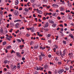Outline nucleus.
<instances>
[{"instance_id": "obj_1", "label": "nucleus", "mask_w": 74, "mask_h": 74, "mask_svg": "<svg viewBox=\"0 0 74 74\" xmlns=\"http://www.w3.org/2000/svg\"><path fill=\"white\" fill-rule=\"evenodd\" d=\"M14 14L16 16H18L19 15V13L18 12V11L17 10L15 11V12H14Z\"/></svg>"}, {"instance_id": "obj_2", "label": "nucleus", "mask_w": 74, "mask_h": 74, "mask_svg": "<svg viewBox=\"0 0 74 74\" xmlns=\"http://www.w3.org/2000/svg\"><path fill=\"white\" fill-rule=\"evenodd\" d=\"M52 6L54 8H58L59 7V5L56 4H53Z\"/></svg>"}, {"instance_id": "obj_3", "label": "nucleus", "mask_w": 74, "mask_h": 74, "mask_svg": "<svg viewBox=\"0 0 74 74\" xmlns=\"http://www.w3.org/2000/svg\"><path fill=\"white\" fill-rule=\"evenodd\" d=\"M19 23H16L15 25V27L16 28H17V29H18V27H19Z\"/></svg>"}, {"instance_id": "obj_4", "label": "nucleus", "mask_w": 74, "mask_h": 74, "mask_svg": "<svg viewBox=\"0 0 74 74\" xmlns=\"http://www.w3.org/2000/svg\"><path fill=\"white\" fill-rule=\"evenodd\" d=\"M16 55L17 56H18V57H20L21 56V53H20L19 52L16 53Z\"/></svg>"}, {"instance_id": "obj_5", "label": "nucleus", "mask_w": 74, "mask_h": 74, "mask_svg": "<svg viewBox=\"0 0 74 74\" xmlns=\"http://www.w3.org/2000/svg\"><path fill=\"white\" fill-rule=\"evenodd\" d=\"M30 30H31V32H34V27H32V28H30Z\"/></svg>"}, {"instance_id": "obj_6", "label": "nucleus", "mask_w": 74, "mask_h": 74, "mask_svg": "<svg viewBox=\"0 0 74 74\" xmlns=\"http://www.w3.org/2000/svg\"><path fill=\"white\" fill-rule=\"evenodd\" d=\"M45 25V26L44 27V28L47 27H48L49 25L48 23H46Z\"/></svg>"}, {"instance_id": "obj_7", "label": "nucleus", "mask_w": 74, "mask_h": 74, "mask_svg": "<svg viewBox=\"0 0 74 74\" xmlns=\"http://www.w3.org/2000/svg\"><path fill=\"white\" fill-rule=\"evenodd\" d=\"M19 3V1L18 0H16L15 2V5H18Z\"/></svg>"}, {"instance_id": "obj_8", "label": "nucleus", "mask_w": 74, "mask_h": 74, "mask_svg": "<svg viewBox=\"0 0 74 74\" xmlns=\"http://www.w3.org/2000/svg\"><path fill=\"white\" fill-rule=\"evenodd\" d=\"M69 36V37H70L71 38H74V36L72 34H70Z\"/></svg>"}, {"instance_id": "obj_9", "label": "nucleus", "mask_w": 74, "mask_h": 74, "mask_svg": "<svg viewBox=\"0 0 74 74\" xmlns=\"http://www.w3.org/2000/svg\"><path fill=\"white\" fill-rule=\"evenodd\" d=\"M49 22L50 23H51L52 24L53 23H54V21L51 20H50L49 21Z\"/></svg>"}, {"instance_id": "obj_10", "label": "nucleus", "mask_w": 74, "mask_h": 74, "mask_svg": "<svg viewBox=\"0 0 74 74\" xmlns=\"http://www.w3.org/2000/svg\"><path fill=\"white\" fill-rule=\"evenodd\" d=\"M60 11H63L64 10V8L63 7H61L60 8Z\"/></svg>"}, {"instance_id": "obj_11", "label": "nucleus", "mask_w": 74, "mask_h": 74, "mask_svg": "<svg viewBox=\"0 0 74 74\" xmlns=\"http://www.w3.org/2000/svg\"><path fill=\"white\" fill-rule=\"evenodd\" d=\"M67 17L68 19H69V20H71V19H72V17L71 16H70V15H68L67 16Z\"/></svg>"}, {"instance_id": "obj_12", "label": "nucleus", "mask_w": 74, "mask_h": 74, "mask_svg": "<svg viewBox=\"0 0 74 74\" xmlns=\"http://www.w3.org/2000/svg\"><path fill=\"white\" fill-rule=\"evenodd\" d=\"M63 71H64V70L63 69L61 70L58 72V73L59 74H61V73H63Z\"/></svg>"}, {"instance_id": "obj_13", "label": "nucleus", "mask_w": 74, "mask_h": 74, "mask_svg": "<svg viewBox=\"0 0 74 74\" xmlns=\"http://www.w3.org/2000/svg\"><path fill=\"white\" fill-rule=\"evenodd\" d=\"M66 49H65L63 51V56H64L65 55V54H66Z\"/></svg>"}, {"instance_id": "obj_14", "label": "nucleus", "mask_w": 74, "mask_h": 74, "mask_svg": "<svg viewBox=\"0 0 74 74\" xmlns=\"http://www.w3.org/2000/svg\"><path fill=\"white\" fill-rule=\"evenodd\" d=\"M57 25L56 23H54L52 25V27H55Z\"/></svg>"}, {"instance_id": "obj_15", "label": "nucleus", "mask_w": 74, "mask_h": 74, "mask_svg": "<svg viewBox=\"0 0 74 74\" xmlns=\"http://www.w3.org/2000/svg\"><path fill=\"white\" fill-rule=\"evenodd\" d=\"M38 13L39 14H42V12L41 10H39L38 11Z\"/></svg>"}, {"instance_id": "obj_16", "label": "nucleus", "mask_w": 74, "mask_h": 74, "mask_svg": "<svg viewBox=\"0 0 74 74\" xmlns=\"http://www.w3.org/2000/svg\"><path fill=\"white\" fill-rule=\"evenodd\" d=\"M39 60L40 61H41V60H42V57H41V56L39 55Z\"/></svg>"}, {"instance_id": "obj_17", "label": "nucleus", "mask_w": 74, "mask_h": 74, "mask_svg": "<svg viewBox=\"0 0 74 74\" xmlns=\"http://www.w3.org/2000/svg\"><path fill=\"white\" fill-rule=\"evenodd\" d=\"M7 44V43L6 42V41H4L2 43V45H3V46H4V45H6Z\"/></svg>"}, {"instance_id": "obj_18", "label": "nucleus", "mask_w": 74, "mask_h": 74, "mask_svg": "<svg viewBox=\"0 0 74 74\" xmlns=\"http://www.w3.org/2000/svg\"><path fill=\"white\" fill-rule=\"evenodd\" d=\"M60 2H61V3H61V4H62V5L64 4H64H65V3H64V1H62V0H60Z\"/></svg>"}, {"instance_id": "obj_19", "label": "nucleus", "mask_w": 74, "mask_h": 74, "mask_svg": "<svg viewBox=\"0 0 74 74\" xmlns=\"http://www.w3.org/2000/svg\"><path fill=\"white\" fill-rule=\"evenodd\" d=\"M6 39H7L8 41H10L11 40V38H10V37L9 36V37H6Z\"/></svg>"}, {"instance_id": "obj_20", "label": "nucleus", "mask_w": 74, "mask_h": 74, "mask_svg": "<svg viewBox=\"0 0 74 74\" xmlns=\"http://www.w3.org/2000/svg\"><path fill=\"white\" fill-rule=\"evenodd\" d=\"M67 4L69 7H71L72 6V5L71 4V3H68Z\"/></svg>"}, {"instance_id": "obj_21", "label": "nucleus", "mask_w": 74, "mask_h": 74, "mask_svg": "<svg viewBox=\"0 0 74 74\" xmlns=\"http://www.w3.org/2000/svg\"><path fill=\"white\" fill-rule=\"evenodd\" d=\"M44 68L45 69H47L48 68V65H45L44 66Z\"/></svg>"}, {"instance_id": "obj_22", "label": "nucleus", "mask_w": 74, "mask_h": 74, "mask_svg": "<svg viewBox=\"0 0 74 74\" xmlns=\"http://www.w3.org/2000/svg\"><path fill=\"white\" fill-rule=\"evenodd\" d=\"M40 68H38V67H37V66H36V70H40Z\"/></svg>"}, {"instance_id": "obj_23", "label": "nucleus", "mask_w": 74, "mask_h": 74, "mask_svg": "<svg viewBox=\"0 0 74 74\" xmlns=\"http://www.w3.org/2000/svg\"><path fill=\"white\" fill-rule=\"evenodd\" d=\"M10 25L12 27H14L15 25H14V23H10Z\"/></svg>"}, {"instance_id": "obj_24", "label": "nucleus", "mask_w": 74, "mask_h": 74, "mask_svg": "<svg viewBox=\"0 0 74 74\" xmlns=\"http://www.w3.org/2000/svg\"><path fill=\"white\" fill-rule=\"evenodd\" d=\"M60 52L59 51H57L56 52V54L57 55H58V56H59L60 55Z\"/></svg>"}, {"instance_id": "obj_25", "label": "nucleus", "mask_w": 74, "mask_h": 74, "mask_svg": "<svg viewBox=\"0 0 74 74\" xmlns=\"http://www.w3.org/2000/svg\"><path fill=\"white\" fill-rule=\"evenodd\" d=\"M60 55H61L62 57H63V55L62 54V52L60 51Z\"/></svg>"}, {"instance_id": "obj_26", "label": "nucleus", "mask_w": 74, "mask_h": 74, "mask_svg": "<svg viewBox=\"0 0 74 74\" xmlns=\"http://www.w3.org/2000/svg\"><path fill=\"white\" fill-rule=\"evenodd\" d=\"M24 10L25 11H26V12H28V11H29V9H27V8H25Z\"/></svg>"}, {"instance_id": "obj_27", "label": "nucleus", "mask_w": 74, "mask_h": 74, "mask_svg": "<svg viewBox=\"0 0 74 74\" xmlns=\"http://www.w3.org/2000/svg\"><path fill=\"white\" fill-rule=\"evenodd\" d=\"M11 47V46H7L6 47V49H10V48Z\"/></svg>"}, {"instance_id": "obj_28", "label": "nucleus", "mask_w": 74, "mask_h": 74, "mask_svg": "<svg viewBox=\"0 0 74 74\" xmlns=\"http://www.w3.org/2000/svg\"><path fill=\"white\" fill-rule=\"evenodd\" d=\"M53 47L54 48H56L57 49H58V46L56 45H54Z\"/></svg>"}, {"instance_id": "obj_29", "label": "nucleus", "mask_w": 74, "mask_h": 74, "mask_svg": "<svg viewBox=\"0 0 74 74\" xmlns=\"http://www.w3.org/2000/svg\"><path fill=\"white\" fill-rule=\"evenodd\" d=\"M8 61L7 60H5L4 62V64H6V63H8Z\"/></svg>"}, {"instance_id": "obj_30", "label": "nucleus", "mask_w": 74, "mask_h": 74, "mask_svg": "<svg viewBox=\"0 0 74 74\" xmlns=\"http://www.w3.org/2000/svg\"><path fill=\"white\" fill-rule=\"evenodd\" d=\"M55 60H56V61H58V60H59V59H58V57H57L55 58Z\"/></svg>"}, {"instance_id": "obj_31", "label": "nucleus", "mask_w": 74, "mask_h": 74, "mask_svg": "<svg viewBox=\"0 0 74 74\" xmlns=\"http://www.w3.org/2000/svg\"><path fill=\"white\" fill-rule=\"evenodd\" d=\"M16 40L18 42H21V40L20 39H17Z\"/></svg>"}, {"instance_id": "obj_32", "label": "nucleus", "mask_w": 74, "mask_h": 74, "mask_svg": "<svg viewBox=\"0 0 74 74\" xmlns=\"http://www.w3.org/2000/svg\"><path fill=\"white\" fill-rule=\"evenodd\" d=\"M41 55L42 56H45V55L44 54V53H41Z\"/></svg>"}, {"instance_id": "obj_33", "label": "nucleus", "mask_w": 74, "mask_h": 74, "mask_svg": "<svg viewBox=\"0 0 74 74\" xmlns=\"http://www.w3.org/2000/svg\"><path fill=\"white\" fill-rule=\"evenodd\" d=\"M44 30H45V32H47V31H48V29H46V28H44Z\"/></svg>"}, {"instance_id": "obj_34", "label": "nucleus", "mask_w": 74, "mask_h": 74, "mask_svg": "<svg viewBox=\"0 0 74 74\" xmlns=\"http://www.w3.org/2000/svg\"><path fill=\"white\" fill-rule=\"evenodd\" d=\"M4 32L5 34H7V33H8V31L7 30H6Z\"/></svg>"}, {"instance_id": "obj_35", "label": "nucleus", "mask_w": 74, "mask_h": 74, "mask_svg": "<svg viewBox=\"0 0 74 74\" xmlns=\"http://www.w3.org/2000/svg\"><path fill=\"white\" fill-rule=\"evenodd\" d=\"M23 14L24 15H26L27 14V12H23Z\"/></svg>"}, {"instance_id": "obj_36", "label": "nucleus", "mask_w": 74, "mask_h": 74, "mask_svg": "<svg viewBox=\"0 0 74 74\" xmlns=\"http://www.w3.org/2000/svg\"><path fill=\"white\" fill-rule=\"evenodd\" d=\"M58 64L59 65H60L61 64H62V62H58Z\"/></svg>"}, {"instance_id": "obj_37", "label": "nucleus", "mask_w": 74, "mask_h": 74, "mask_svg": "<svg viewBox=\"0 0 74 74\" xmlns=\"http://www.w3.org/2000/svg\"><path fill=\"white\" fill-rule=\"evenodd\" d=\"M16 66H14L13 67V69L14 70H15V69H16Z\"/></svg>"}, {"instance_id": "obj_38", "label": "nucleus", "mask_w": 74, "mask_h": 74, "mask_svg": "<svg viewBox=\"0 0 74 74\" xmlns=\"http://www.w3.org/2000/svg\"><path fill=\"white\" fill-rule=\"evenodd\" d=\"M68 55H69L70 56H73V54L72 53H69Z\"/></svg>"}, {"instance_id": "obj_39", "label": "nucleus", "mask_w": 74, "mask_h": 74, "mask_svg": "<svg viewBox=\"0 0 74 74\" xmlns=\"http://www.w3.org/2000/svg\"><path fill=\"white\" fill-rule=\"evenodd\" d=\"M51 36V35L50 34H48L47 35V37H50Z\"/></svg>"}, {"instance_id": "obj_40", "label": "nucleus", "mask_w": 74, "mask_h": 74, "mask_svg": "<svg viewBox=\"0 0 74 74\" xmlns=\"http://www.w3.org/2000/svg\"><path fill=\"white\" fill-rule=\"evenodd\" d=\"M26 36H27V37H29V36H30V35L29 34H27L26 35Z\"/></svg>"}, {"instance_id": "obj_41", "label": "nucleus", "mask_w": 74, "mask_h": 74, "mask_svg": "<svg viewBox=\"0 0 74 74\" xmlns=\"http://www.w3.org/2000/svg\"><path fill=\"white\" fill-rule=\"evenodd\" d=\"M52 15L53 16H55V15H56V13H54L52 14Z\"/></svg>"}, {"instance_id": "obj_42", "label": "nucleus", "mask_w": 74, "mask_h": 74, "mask_svg": "<svg viewBox=\"0 0 74 74\" xmlns=\"http://www.w3.org/2000/svg\"><path fill=\"white\" fill-rule=\"evenodd\" d=\"M0 14L1 15H2V14H3V11L2 10H1L0 11Z\"/></svg>"}, {"instance_id": "obj_43", "label": "nucleus", "mask_w": 74, "mask_h": 74, "mask_svg": "<svg viewBox=\"0 0 74 74\" xmlns=\"http://www.w3.org/2000/svg\"><path fill=\"white\" fill-rule=\"evenodd\" d=\"M10 30L9 31V32H10V33H12V31L13 30V29H10Z\"/></svg>"}, {"instance_id": "obj_44", "label": "nucleus", "mask_w": 74, "mask_h": 74, "mask_svg": "<svg viewBox=\"0 0 74 74\" xmlns=\"http://www.w3.org/2000/svg\"><path fill=\"white\" fill-rule=\"evenodd\" d=\"M5 37H4V36H3V37L1 36V39L2 40L3 39V38H4Z\"/></svg>"}, {"instance_id": "obj_45", "label": "nucleus", "mask_w": 74, "mask_h": 74, "mask_svg": "<svg viewBox=\"0 0 74 74\" xmlns=\"http://www.w3.org/2000/svg\"><path fill=\"white\" fill-rule=\"evenodd\" d=\"M66 12H70V10H66Z\"/></svg>"}, {"instance_id": "obj_46", "label": "nucleus", "mask_w": 74, "mask_h": 74, "mask_svg": "<svg viewBox=\"0 0 74 74\" xmlns=\"http://www.w3.org/2000/svg\"><path fill=\"white\" fill-rule=\"evenodd\" d=\"M63 43L64 44H66V41H64V40L63 41Z\"/></svg>"}, {"instance_id": "obj_47", "label": "nucleus", "mask_w": 74, "mask_h": 74, "mask_svg": "<svg viewBox=\"0 0 74 74\" xmlns=\"http://www.w3.org/2000/svg\"><path fill=\"white\" fill-rule=\"evenodd\" d=\"M20 68H21V66L20 65H18V66L17 67V68L19 69Z\"/></svg>"}, {"instance_id": "obj_48", "label": "nucleus", "mask_w": 74, "mask_h": 74, "mask_svg": "<svg viewBox=\"0 0 74 74\" xmlns=\"http://www.w3.org/2000/svg\"><path fill=\"white\" fill-rule=\"evenodd\" d=\"M73 67L72 66H71L70 67V69H71V70H73Z\"/></svg>"}, {"instance_id": "obj_49", "label": "nucleus", "mask_w": 74, "mask_h": 74, "mask_svg": "<svg viewBox=\"0 0 74 74\" xmlns=\"http://www.w3.org/2000/svg\"><path fill=\"white\" fill-rule=\"evenodd\" d=\"M61 15H64V13H63L62 12H61L60 13Z\"/></svg>"}, {"instance_id": "obj_50", "label": "nucleus", "mask_w": 74, "mask_h": 74, "mask_svg": "<svg viewBox=\"0 0 74 74\" xmlns=\"http://www.w3.org/2000/svg\"><path fill=\"white\" fill-rule=\"evenodd\" d=\"M10 26V24H8L6 26V27H7V28H8L9 26Z\"/></svg>"}, {"instance_id": "obj_51", "label": "nucleus", "mask_w": 74, "mask_h": 74, "mask_svg": "<svg viewBox=\"0 0 74 74\" xmlns=\"http://www.w3.org/2000/svg\"><path fill=\"white\" fill-rule=\"evenodd\" d=\"M57 18L58 19H59V20H60V19H61V18H60V17L59 16H58L57 17Z\"/></svg>"}, {"instance_id": "obj_52", "label": "nucleus", "mask_w": 74, "mask_h": 74, "mask_svg": "<svg viewBox=\"0 0 74 74\" xmlns=\"http://www.w3.org/2000/svg\"><path fill=\"white\" fill-rule=\"evenodd\" d=\"M34 48L35 49H37V48H38V47H37V46H35V47H34Z\"/></svg>"}, {"instance_id": "obj_53", "label": "nucleus", "mask_w": 74, "mask_h": 74, "mask_svg": "<svg viewBox=\"0 0 74 74\" xmlns=\"http://www.w3.org/2000/svg\"><path fill=\"white\" fill-rule=\"evenodd\" d=\"M34 0H31V3H34Z\"/></svg>"}, {"instance_id": "obj_54", "label": "nucleus", "mask_w": 74, "mask_h": 74, "mask_svg": "<svg viewBox=\"0 0 74 74\" xmlns=\"http://www.w3.org/2000/svg\"><path fill=\"white\" fill-rule=\"evenodd\" d=\"M6 67H7L8 69H9L10 68V67H9V66H8V65H7Z\"/></svg>"}, {"instance_id": "obj_55", "label": "nucleus", "mask_w": 74, "mask_h": 74, "mask_svg": "<svg viewBox=\"0 0 74 74\" xmlns=\"http://www.w3.org/2000/svg\"><path fill=\"white\" fill-rule=\"evenodd\" d=\"M22 60H25V58L24 57H23L22 58Z\"/></svg>"}, {"instance_id": "obj_56", "label": "nucleus", "mask_w": 74, "mask_h": 74, "mask_svg": "<svg viewBox=\"0 0 74 74\" xmlns=\"http://www.w3.org/2000/svg\"><path fill=\"white\" fill-rule=\"evenodd\" d=\"M70 25H72V26H74V24L73 23H71Z\"/></svg>"}, {"instance_id": "obj_57", "label": "nucleus", "mask_w": 74, "mask_h": 74, "mask_svg": "<svg viewBox=\"0 0 74 74\" xmlns=\"http://www.w3.org/2000/svg\"><path fill=\"white\" fill-rule=\"evenodd\" d=\"M48 73H49V74H52V72H51V71H48Z\"/></svg>"}, {"instance_id": "obj_58", "label": "nucleus", "mask_w": 74, "mask_h": 74, "mask_svg": "<svg viewBox=\"0 0 74 74\" xmlns=\"http://www.w3.org/2000/svg\"><path fill=\"white\" fill-rule=\"evenodd\" d=\"M37 33L38 34V36H40V33L39 32H37Z\"/></svg>"}, {"instance_id": "obj_59", "label": "nucleus", "mask_w": 74, "mask_h": 74, "mask_svg": "<svg viewBox=\"0 0 74 74\" xmlns=\"http://www.w3.org/2000/svg\"><path fill=\"white\" fill-rule=\"evenodd\" d=\"M9 17H11V16H12V15L11 14H10L8 15Z\"/></svg>"}, {"instance_id": "obj_60", "label": "nucleus", "mask_w": 74, "mask_h": 74, "mask_svg": "<svg viewBox=\"0 0 74 74\" xmlns=\"http://www.w3.org/2000/svg\"><path fill=\"white\" fill-rule=\"evenodd\" d=\"M14 23L18 22V20H15V21H14Z\"/></svg>"}, {"instance_id": "obj_61", "label": "nucleus", "mask_w": 74, "mask_h": 74, "mask_svg": "<svg viewBox=\"0 0 74 74\" xmlns=\"http://www.w3.org/2000/svg\"><path fill=\"white\" fill-rule=\"evenodd\" d=\"M17 21H18V22H21V20H20V19H18L17 20Z\"/></svg>"}, {"instance_id": "obj_62", "label": "nucleus", "mask_w": 74, "mask_h": 74, "mask_svg": "<svg viewBox=\"0 0 74 74\" xmlns=\"http://www.w3.org/2000/svg\"><path fill=\"white\" fill-rule=\"evenodd\" d=\"M60 26L61 27H63V25L62 24H60Z\"/></svg>"}, {"instance_id": "obj_63", "label": "nucleus", "mask_w": 74, "mask_h": 74, "mask_svg": "<svg viewBox=\"0 0 74 74\" xmlns=\"http://www.w3.org/2000/svg\"><path fill=\"white\" fill-rule=\"evenodd\" d=\"M48 57H49V58H51V55H49Z\"/></svg>"}, {"instance_id": "obj_64", "label": "nucleus", "mask_w": 74, "mask_h": 74, "mask_svg": "<svg viewBox=\"0 0 74 74\" xmlns=\"http://www.w3.org/2000/svg\"><path fill=\"white\" fill-rule=\"evenodd\" d=\"M7 74H11V72H7Z\"/></svg>"}]
</instances>
